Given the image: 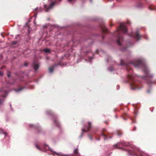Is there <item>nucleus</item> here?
<instances>
[{
	"mask_svg": "<svg viewBox=\"0 0 156 156\" xmlns=\"http://www.w3.org/2000/svg\"><path fill=\"white\" fill-rule=\"evenodd\" d=\"M3 134H5V136H6L7 134H6V133L4 132L3 133Z\"/></svg>",
	"mask_w": 156,
	"mask_h": 156,
	"instance_id": "aec40b11",
	"label": "nucleus"
},
{
	"mask_svg": "<svg viewBox=\"0 0 156 156\" xmlns=\"http://www.w3.org/2000/svg\"><path fill=\"white\" fill-rule=\"evenodd\" d=\"M7 76L8 77H10V73H8L7 74Z\"/></svg>",
	"mask_w": 156,
	"mask_h": 156,
	"instance_id": "6ab92c4d",
	"label": "nucleus"
},
{
	"mask_svg": "<svg viewBox=\"0 0 156 156\" xmlns=\"http://www.w3.org/2000/svg\"><path fill=\"white\" fill-rule=\"evenodd\" d=\"M91 59V58H89V60H88V61L89 62H90Z\"/></svg>",
	"mask_w": 156,
	"mask_h": 156,
	"instance_id": "b1692460",
	"label": "nucleus"
},
{
	"mask_svg": "<svg viewBox=\"0 0 156 156\" xmlns=\"http://www.w3.org/2000/svg\"><path fill=\"white\" fill-rule=\"evenodd\" d=\"M0 91H1V92H4V93L5 94H6L7 93V91H3L2 90H0Z\"/></svg>",
	"mask_w": 156,
	"mask_h": 156,
	"instance_id": "4468645a",
	"label": "nucleus"
},
{
	"mask_svg": "<svg viewBox=\"0 0 156 156\" xmlns=\"http://www.w3.org/2000/svg\"><path fill=\"white\" fill-rule=\"evenodd\" d=\"M130 86L131 89L132 90H135L137 88V85L135 83H130Z\"/></svg>",
	"mask_w": 156,
	"mask_h": 156,
	"instance_id": "39448f33",
	"label": "nucleus"
},
{
	"mask_svg": "<svg viewBox=\"0 0 156 156\" xmlns=\"http://www.w3.org/2000/svg\"><path fill=\"white\" fill-rule=\"evenodd\" d=\"M3 74V73L2 72H0V76H2Z\"/></svg>",
	"mask_w": 156,
	"mask_h": 156,
	"instance_id": "4be33fe9",
	"label": "nucleus"
},
{
	"mask_svg": "<svg viewBox=\"0 0 156 156\" xmlns=\"http://www.w3.org/2000/svg\"><path fill=\"white\" fill-rule=\"evenodd\" d=\"M141 64V62H139L138 63V65H140Z\"/></svg>",
	"mask_w": 156,
	"mask_h": 156,
	"instance_id": "393cba45",
	"label": "nucleus"
},
{
	"mask_svg": "<svg viewBox=\"0 0 156 156\" xmlns=\"http://www.w3.org/2000/svg\"><path fill=\"white\" fill-rule=\"evenodd\" d=\"M133 151H134V153H136V155L138 156H146L147 155L146 154L143 153H140L139 151H136L135 150L134 151H131L132 153Z\"/></svg>",
	"mask_w": 156,
	"mask_h": 156,
	"instance_id": "20e7f679",
	"label": "nucleus"
},
{
	"mask_svg": "<svg viewBox=\"0 0 156 156\" xmlns=\"http://www.w3.org/2000/svg\"><path fill=\"white\" fill-rule=\"evenodd\" d=\"M53 70V67H50L49 69V72L50 73H51L52 72Z\"/></svg>",
	"mask_w": 156,
	"mask_h": 156,
	"instance_id": "9d476101",
	"label": "nucleus"
},
{
	"mask_svg": "<svg viewBox=\"0 0 156 156\" xmlns=\"http://www.w3.org/2000/svg\"><path fill=\"white\" fill-rule=\"evenodd\" d=\"M88 137L91 140H92V137L91 136H89Z\"/></svg>",
	"mask_w": 156,
	"mask_h": 156,
	"instance_id": "dca6fc26",
	"label": "nucleus"
},
{
	"mask_svg": "<svg viewBox=\"0 0 156 156\" xmlns=\"http://www.w3.org/2000/svg\"><path fill=\"white\" fill-rule=\"evenodd\" d=\"M108 69L110 71H112L113 70L112 69V68H111V69Z\"/></svg>",
	"mask_w": 156,
	"mask_h": 156,
	"instance_id": "a211bd4d",
	"label": "nucleus"
},
{
	"mask_svg": "<svg viewBox=\"0 0 156 156\" xmlns=\"http://www.w3.org/2000/svg\"><path fill=\"white\" fill-rule=\"evenodd\" d=\"M37 9V8H36V10Z\"/></svg>",
	"mask_w": 156,
	"mask_h": 156,
	"instance_id": "7c9ffc66",
	"label": "nucleus"
},
{
	"mask_svg": "<svg viewBox=\"0 0 156 156\" xmlns=\"http://www.w3.org/2000/svg\"><path fill=\"white\" fill-rule=\"evenodd\" d=\"M3 97H5V96L4 95H3Z\"/></svg>",
	"mask_w": 156,
	"mask_h": 156,
	"instance_id": "bb28decb",
	"label": "nucleus"
},
{
	"mask_svg": "<svg viewBox=\"0 0 156 156\" xmlns=\"http://www.w3.org/2000/svg\"><path fill=\"white\" fill-rule=\"evenodd\" d=\"M55 153L58 156H68V155H65L62 154L61 153H58L56 152H55Z\"/></svg>",
	"mask_w": 156,
	"mask_h": 156,
	"instance_id": "6e6552de",
	"label": "nucleus"
},
{
	"mask_svg": "<svg viewBox=\"0 0 156 156\" xmlns=\"http://www.w3.org/2000/svg\"><path fill=\"white\" fill-rule=\"evenodd\" d=\"M142 5L140 4V5H137V7L138 8H140V7H142Z\"/></svg>",
	"mask_w": 156,
	"mask_h": 156,
	"instance_id": "2eb2a0df",
	"label": "nucleus"
},
{
	"mask_svg": "<svg viewBox=\"0 0 156 156\" xmlns=\"http://www.w3.org/2000/svg\"><path fill=\"white\" fill-rule=\"evenodd\" d=\"M77 149H76L74 151V153L76 154V155H79V154L77 153Z\"/></svg>",
	"mask_w": 156,
	"mask_h": 156,
	"instance_id": "ddd939ff",
	"label": "nucleus"
},
{
	"mask_svg": "<svg viewBox=\"0 0 156 156\" xmlns=\"http://www.w3.org/2000/svg\"><path fill=\"white\" fill-rule=\"evenodd\" d=\"M88 124L89 125V126L87 127L86 128H82V130L83 132H87L88 130L89 129L90 127V122H89Z\"/></svg>",
	"mask_w": 156,
	"mask_h": 156,
	"instance_id": "423d86ee",
	"label": "nucleus"
},
{
	"mask_svg": "<svg viewBox=\"0 0 156 156\" xmlns=\"http://www.w3.org/2000/svg\"><path fill=\"white\" fill-rule=\"evenodd\" d=\"M130 78L131 79L132 78V77H130Z\"/></svg>",
	"mask_w": 156,
	"mask_h": 156,
	"instance_id": "c756f323",
	"label": "nucleus"
},
{
	"mask_svg": "<svg viewBox=\"0 0 156 156\" xmlns=\"http://www.w3.org/2000/svg\"><path fill=\"white\" fill-rule=\"evenodd\" d=\"M147 92H149V90H148V91H147Z\"/></svg>",
	"mask_w": 156,
	"mask_h": 156,
	"instance_id": "c85d7f7f",
	"label": "nucleus"
},
{
	"mask_svg": "<svg viewBox=\"0 0 156 156\" xmlns=\"http://www.w3.org/2000/svg\"><path fill=\"white\" fill-rule=\"evenodd\" d=\"M69 2L70 3H73L76 0H68Z\"/></svg>",
	"mask_w": 156,
	"mask_h": 156,
	"instance_id": "f8f14e48",
	"label": "nucleus"
},
{
	"mask_svg": "<svg viewBox=\"0 0 156 156\" xmlns=\"http://www.w3.org/2000/svg\"><path fill=\"white\" fill-rule=\"evenodd\" d=\"M3 102V100H1L0 99V104H2V102Z\"/></svg>",
	"mask_w": 156,
	"mask_h": 156,
	"instance_id": "f3484780",
	"label": "nucleus"
},
{
	"mask_svg": "<svg viewBox=\"0 0 156 156\" xmlns=\"http://www.w3.org/2000/svg\"><path fill=\"white\" fill-rule=\"evenodd\" d=\"M90 0V1H91V0Z\"/></svg>",
	"mask_w": 156,
	"mask_h": 156,
	"instance_id": "72a5a7b5",
	"label": "nucleus"
},
{
	"mask_svg": "<svg viewBox=\"0 0 156 156\" xmlns=\"http://www.w3.org/2000/svg\"><path fill=\"white\" fill-rule=\"evenodd\" d=\"M119 144H116L115 145H114V147H116V146Z\"/></svg>",
	"mask_w": 156,
	"mask_h": 156,
	"instance_id": "412c9836",
	"label": "nucleus"
},
{
	"mask_svg": "<svg viewBox=\"0 0 156 156\" xmlns=\"http://www.w3.org/2000/svg\"><path fill=\"white\" fill-rule=\"evenodd\" d=\"M20 90H16V91H17V92H18V91H19Z\"/></svg>",
	"mask_w": 156,
	"mask_h": 156,
	"instance_id": "a878e982",
	"label": "nucleus"
},
{
	"mask_svg": "<svg viewBox=\"0 0 156 156\" xmlns=\"http://www.w3.org/2000/svg\"><path fill=\"white\" fill-rule=\"evenodd\" d=\"M34 24H35V22H34Z\"/></svg>",
	"mask_w": 156,
	"mask_h": 156,
	"instance_id": "2f4dec72",
	"label": "nucleus"
},
{
	"mask_svg": "<svg viewBox=\"0 0 156 156\" xmlns=\"http://www.w3.org/2000/svg\"><path fill=\"white\" fill-rule=\"evenodd\" d=\"M36 147H37V149H39V150H41V151H45L48 150H50V151H53L47 145L45 147H44L43 149H41V148H40L37 145H36Z\"/></svg>",
	"mask_w": 156,
	"mask_h": 156,
	"instance_id": "7ed1b4c3",
	"label": "nucleus"
},
{
	"mask_svg": "<svg viewBox=\"0 0 156 156\" xmlns=\"http://www.w3.org/2000/svg\"><path fill=\"white\" fill-rule=\"evenodd\" d=\"M55 5V2H51L50 5L48 6H47L46 5H45L44 8L46 9V11L48 12L51 9H52L53 7Z\"/></svg>",
	"mask_w": 156,
	"mask_h": 156,
	"instance_id": "f03ea898",
	"label": "nucleus"
},
{
	"mask_svg": "<svg viewBox=\"0 0 156 156\" xmlns=\"http://www.w3.org/2000/svg\"><path fill=\"white\" fill-rule=\"evenodd\" d=\"M44 51L46 53H47L49 52L50 49H48V48H46V49H45L44 50Z\"/></svg>",
	"mask_w": 156,
	"mask_h": 156,
	"instance_id": "9b49d317",
	"label": "nucleus"
},
{
	"mask_svg": "<svg viewBox=\"0 0 156 156\" xmlns=\"http://www.w3.org/2000/svg\"><path fill=\"white\" fill-rule=\"evenodd\" d=\"M145 72L146 73H147V72H146V71H145Z\"/></svg>",
	"mask_w": 156,
	"mask_h": 156,
	"instance_id": "cd10ccee",
	"label": "nucleus"
},
{
	"mask_svg": "<svg viewBox=\"0 0 156 156\" xmlns=\"http://www.w3.org/2000/svg\"><path fill=\"white\" fill-rule=\"evenodd\" d=\"M61 0H60L59 1H61Z\"/></svg>",
	"mask_w": 156,
	"mask_h": 156,
	"instance_id": "473e14b6",
	"label": "nucleus"
},
{
	"mask_svg": "<svg viewBox=\"0 0 156 156\" xmlns=\"http://www.w3.org/2000/svg\"><path fill=\"white\" fill-rule=\"evenodd\" d=\"M135 38L137 40H139L141 37V36L139 35V33L138 31H136V33Z\"/></svg>",
	"mask_w": 156,
	"mask_h": 156,
	"instance_id": "0eeeda50",
	"label": "nucleus"
},
{
	"mask_svg": "<svg viewBox=\"0 0 156 156\" xmlns=\"http://www.w3.org/2000/svg\"><path fill=\"white\" fill-rule=\"evenodd\" d=\"M39 66L37 64H35L34 66V68L35 71H36L38 68Z\"/></svg>",
	"mask_w": 156,
	"mask_h": 156,
	"instance_id": "1a4fd4ad",
	"label": "nucleus"
},
{
	"mask_svg": "<svg viewBox=\"0 0 156 156\" xmlns=\"http://www.w3.org/2000/svg\"><path fill=\"white\" fill-rule=\"evenodd\" d=\"M134 65L135 66V67H138V66L137 65L134 64Z\"/></svg>",
	"mask_w": 156,
	"mask_h": 156,
	"instance_id": "5701e85b",
	"label": "nucleus"
},
{
	"mask_svg": "<svg viewBox=\"0 0 156 156\" xmlns=\"http://www.w3.org/2000/svg\"><path fill=\"white\" fill-rule=\"evenodd\" d=\"M118 36L119 37L117 41V44L119 45H121V42L122 41V38L120 37L119 32L120 31H122L123 33H125L127 31L126 29V27L125 25V24L123 23L120 24L119 27L118 29Z\"/></svg>",
	"mask_w": 156,
	"mask_h": 156,
	"instance_id": "f257e3e1",
	"label": "nucleus"
}]
</instances>
